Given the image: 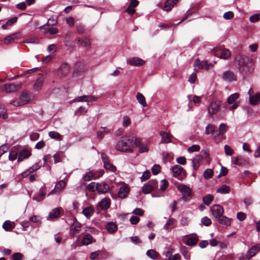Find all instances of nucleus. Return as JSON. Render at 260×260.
<instances>
[{
	"instance_id": "obj_25",
	"label": "nucleus",
	"mask_w": 260,
	"mask_h": 260,
	"mask_svg": "<svg viewBox=\"0 0 260 260\" xmlns=\"http://www.w3.org/2000/svg\"><path fill=\"white\" fill-rule=\"evenodd\" d=\"M18 87V86L14 83L10 84H5L2 86V89L7 92H14L17 89Z\"/></svg>"
},
{
	"instance_id": "obj_51",
	"label": "nucleus",
	"mask_w": 260,
	"mask_h": 260,
	"mask_svg": "<svg viewBox=\"0 0 260 260\" xmlns=\"http://www.w3.org/2000/svg\"><path fill=\"white\" fill-rule=\"evenodd\" d=\"M103 128L102 131H99L97 132V137L99 139H102L104 138L103 134L104 133H108L109 131L106 128V127H102Z\"/></svg>"
},
{
	"instance_id": "obj_31",
	"label": "nucleus",
	"mask_w": 260,
	"mask_h": 260,
	"mask_svg": "<svg viewBox=\"0 0 260 260\" xmlns=\"http://www.w3.org/2000/svg\"><path fill=\"white\" fill-rule=\"evenodd\" d=\"M218 218V222L221 224H224L227 226H230L231 224L232 219L228 218L227 217L221 215Z\"/></svg>"
},
{
	"instance_id": "obj_36",
	"label": "nucleus",
	"mask_w": 260,
	"mask_h": 260,
	"mask_svg": "<svg viewBox=\"0 0 260 260\" xmlns=\"http://www.w3.org/2000/svg\"><path fill=\"white\" fill-rule=\"evenodd\" d=\"M230 192V188L226 184L222 185L217 190V192L221 194L229 193Z\"/></svg>"
},
{
	"instance_id": "obj_14",
	"label": "nucleus",
	"mask_w": 260,
	"mask_h": 260,
	"mask_svg": "<svg viewBox=\"0 0 260 260\" xmlns=\"http://www.w3.org/2000/svg\"><path fill=\"white\" fill-rule=\"evenodd\" d=\"M110 190V187L108 184L105 182L96 183V191L99 193H105Z\"/></svg>"
},
{
	"instance_id": "obj_4",
	"label": "nucleus",
	"mask_w": 260,
	"mask_h": 260,
	"mask_svg": "<svg viewBox=\"0 0 260 260\" xmlns=\"http://www.w3.org/2000/svg\"><path fill=\"white\" fill-rule=\"evenodd\" d=\"M212 53L217 57L224 59H228L231 56L230 50L223 46H216L213 48Z\"/></svg>"
},
{
	"instance_id": "obj_20",
	"label": "nucleus",
	"mask_w": 260,
	"mask_h": 260,
	"mask_svg": "<svg viewBox=\"0 0 260 260\" xmlns=\"http://www.w3.org/2000/svg\"><path fill=\"white\" fill-rule=\"evenodd\" d=\"M69 71V66L67 63H62L58 70V74L59 76H64L68 74Z\"/></svg>"
},
{
	"instance_id": "obj_15",
	"label": "nucleus",
	"mask_w": 260,
	"mask_h": 260,
	"mask_svg": "<svg viewBox=\"0 0 260 260\" xmlns=\"http://www.w3.org/2000/svg\"><path fill=\"white\" fill-rule=\"evenodd\" d=\"M178 190L181 192L183 197H190L191 194V189L185 184H180L178 186Z\"/></svg>"
},
{
	"instance_id": "obj_24",
	"label": "nucleus",
	"mask_w": 260,
	"mask_h": 260,
	"mask_svg": "<svg viewBox=\"0 0 260 260\" xmlns=\"http://www.w3.org/2000/svg\"><path fill=\"white\" fill-rule=\"evenodd\" d=\"M64 43L65 46L68 47L67 50L70 51H72L75 48L74 42L67 36L65 37Z\"/></svg>"
},
{
	"instance_id": "obj_33",
	"label": "nucleus",
	"mask_w": 260,
	"mask_h": 260,
	"mask_svg": "<svg viewBox=\"0 0 260 260\" xmlns=\"http://www.w3.org/2000/svg\"><path fill=\"white\" fill-rule=\"evenodd\" d=\"M129 192V188L125 186L121 187L118 191V195L120 198H124Z\"/></svg>"
},
{
	"instance_id": "obj_48",
	"label": "nucleus",
	"mask_w": 260,
	"mask_h": 260,
	"mask_svg": "<svg viewBox=\"0 0 260 260\" xmlns=\"http://www.w3.org/2000/svg\"><path fill=\"white\" fill-rule=\"evenodd\" d=\"M213 176V171L212 169H208L204 173V177L205 179L211 178Z\"/></svg>"
},
{
	"instance_id": "obj_37",
	"label": "nucleus",
	"mask_w": 260,
	"mask_h": 260,
	"mask_svg": "<svg viewBox=\"0 0 260 260\" xmlns=\"http://www.w3.org/2000/svg\"><path fill=\"white\" fill-rule=\"evenodd\" d=\"M175 4V2L173 0H167L164 7V10L167 12L170 11Z\"/></svg>"
},
{
	"instance_id": "obj_52",
	"label": "nucleus",
	"mask_w": 260,
	"mask_h": 260,
	"mask_svg": "<svg viewBox=\"0 0 260 260\" xmlns=\"http://www.w3.org/2000/svg\"><path fill=\"white\" fill-rule=\"evenodd\" d=\"M169 183L167 180L163 179L160 181V190L165 191L168 187Z\"/></svg>"
},
{
	"instance_id": "obj_56",
	"label": "nucleus",
	"mask_w": 260,
	"mask_h": 260,
	"mask_svg": "<svg viewBox=\"0 0 260 260\" xmlns=\"http://www.w3.org/2000/svg\"><path fill=\"white\" fill-rule=\"evenodd\" d=\"M224 149L225 153L226 155L231 156L234 153L233 150L231 148V147L230 146H229L228 145H225L224 146Z\"/></svg>"
},
{
	"instance_id": "obj_27",
	"label": "nucleus",
	"mask_w": 260,
	"mask_h": 260,
	"mask_svg": "<svg viewBox=\"0 0 260 260\" xmlns=\"http://www.w3.org/2000/svg\"><path fill=\"white\" fill-rule=\"evenodd\" d=\"M194 66L196 67H198L199 69H205L206 70H208L210 67L209 64L207 61H200L198 59H197L195 60Z\"/></svg>"
},
{
	"instance_id": "obj_26",
	"label": "nucleus",
	"mask_w": 260,
	"mask_h": 260,
	"mask_svg": "<svg viewBox=\"0 0 260 260\" xmlns=\"http://www.w3.org/2000/svg\"><path fill=\"white\" fill-rule=\"evenodd\" d=\"M204 156L202 155H197L192 160V165L194 170H197L200 166L201 161L203 159Z\"/></svg>"
},
{
	"instance_id": "obj_5",
	"label": "nucleus",
	"mask_w": 260,
	"mask_h": 260,
	"mask_svg": "<svg viewBox=\"0 0 260 260\" xmlns=\"http://www.w3.org/2000/svg\"><path fill=\"white\" fill-rule=\"evenodd\" d=\"M104 173V170H100L99 171L93 170L86 172L82 177V179L85 181H89L96 179L101 177Z\"/></svg>"
},
{
	"instance_id": "obj_43",
	"label": "nucleus",
	"mask_w": 260,
	"mask_h": 260,
	"mask_svg": "<svg viewBox=\"0 0 260 260\" xmlns=\"http://www.w3.org/2000/svg\"><path fill=\"white\" fill-rule=\"evenodd\" d=\"M213 197L210 194L205 196L203 198L204 203L207 206H209L211 203V202L213 201Z\"/></svg>"
},
{
	"instance_id": "obj_62",
	"label": "nucleus",
	"mask_w": 260,
	"mask_h": 260,
	"mask_svg": "<svg viewBox=\"0 0 260 260\" xmlns=\"http://www.w3.org/2000/svg\"><path fill=\"white\" fill-rule=\"evenodd\" d=\"M17 20H18L17 17L15 16V17H12V18L8 19L7 21V22H6V25H7L8 26H11L12 24L15 23L17 21Z\"/></svg>"
},
{
	"instance_id": "obj_54",
	"label": "nucleus",
	"mask_w": 260,
	"mask_h": 260,
	"mask_svg": "<svg viewBox=\"0 0 260 260\" xmlns=\"http://www.w3.org/2000/svg\"><path fill=\"white\" fill-rule=\"evenodd\" d=\"M200 149V147L198 145H193L189 147L187 149V151L189 153H192L193 152L199 151Z\"/></svg>"
},
{
	"instance_id": "obj_60",
	"label": "nucleus",
	"mask_w": 260,
	"mask_h": 260,
	"mask_svg": "<svg viewBox=\"0 0 260 260\" xmlns=\"http://www.w3.org/2000/svg\"><path fill=\"white\" fill-rule=\"evenodd\" d=\"M175 219L173 218H171L167 221L166 224L164 225V228L166 230H168L169 226L172 225L174 224Z\"/></svg>"
},
{
	"instance_id": "obj_39",
	"label": "nucleus",
	"mask_w": 260,
	"mask_h": 260,
	"mask_svg": "<svg viewBox=\"0 0 260 260\" xmlns=\"http://www.w3.org/2000/svg\"><path fill=\"white\" fill-rule=\"evenodd\" d=\"M239 94L238 93H234L230 95L227 100V102L229 104H233L239 98Z\"/></svg>"
},
{
	"instance_id": "obj_46",
	"label": "nucleus",
	"mask_w": 260,
	"mask_h": 260,
	"mask_svg": "<svg viewBox=\"0 0 260 260\" xmlns=\"http://www.w3.org/2000/svg\"><path fill=\"white\" fill-rule=\"evenodd\" d=\"M60 214V211L58 208L54 209L49 213V217L51 219L57 217Z\"/></svg>"
},
{
	"instance_id": "obj_50",
	"label": "nucleus",
	"mask_w": 260,
	"mask_h": 260,
	"mask_svg": "<svg viewBox=\"0 0 260 260\" xmlns=\"http://www.w3.org/2000/svg\"><path fill=\"white\" fill-rule=\"evenodd\" d=\"M201 224L206 226H209L211 223V220L208 217L205 216L201 219Z\"/></svg>"
},
{
	"instance_id": "obj_9",
	"label": "nucleus",
	"mask_w": 260,
	"mask_h": 260,
	"mask_svg": "<svg viewBox=\"0 0 260 260\" xmlns=\"http://www.w3.org/2000/svg\"><path fill=\"white\" fill-rule=\"evenodd\" d=\"M81 229V224L78 222L76 219L74 220V221L70 226V234L71 236L73 237L76 234L79 233Z\"/></svg>"
},
{
	"instance_id": "obj_59",
	"label": "nucleus",
	"mask_w": 260,
	"mask_h": 260,
	"mask_svg": "<svg viewBox=\"0 0 260 260\" xmlns=\"http://www.w3.org/2000/svg\"><path fill=\"white\" fill-rule=\"evenodd\" d=\"M87 189L90 192H94L96 190V183L94 182L90 183L87 186Z\"/></svg>"
},
{
	"instance_id": "obj_40",
	"label": "nucleus",
	"mask_w": 260,
	"mask_h": 260,
	"mask_svg": "<svg viewBox=\"0 0 260 260\" xmlns=\"http://www.w3.org/2000/svg\"><path fill=\"white\" fill-rule=\"evenodd\" d=\"M146 255L149 258L153 259H156L158 256V254L154 249H149V250H147L146 252Z\"/></svg>"
},
{
	"instance_id": "obj_64",
	"label": "nucleus",
	"mask_w": 260,
	"mask_h": 260,
	"mask_svg": "<svg viewBox=\"0 0 260 260\" xmlns=\"http://www.w3.org/2000/svg\"><path fill=\"white\" fill-rule=\"evenodd\" d=\"M259 15L258 14H255L250 17L249 20L250 21V22L254 23L258 21L259 20Z\"/></svg>"
},
{
	"instance_id": "obj_10",
	"label": "nucleus",
	"mask_w": 260,
	"mask_h": 260,
	"mask_svg": "<svg viewBox=\"0 0 260 260\" xmlns=\"http://www.w3.org/2000/svg\"><path fill=\"white\" fill-rule=\"evenodd\" d=\"M212 215L216 218H218L223 213V208L219 205H214L211 208Z\"/></svg>"
},
{
	"instance_id": "obj_8",
	"label": "nucleus",
	"mask_w": 260,
	"mask_h": 260,
	"mask_svg": "<svg viewBox=\"0 0 260 260\" xmlns=\"http://www.w3.org/2000/svg\"><path fill=\"white\" fill-rule=\"evenodd\" d=\"M222 79L225 81L229 82L237 81V76L231 70H227L223 73Z\"/></svg>"
},
{
	"instance_id": "obj_18",
	"label": "nucleus",
	"mask_w": 260,
	"mask_h": 260,
	"mask_svg": "<svg viewBox=\"0 0 260 260\" xmlns=\"http://www.w3.org/2000/svg\"><path fill=\"white\" fill-rule=\"evenodd\" d=\"M76 40L80 44L81 46L85 47L87 50H88L91 47L90 39L87 37H84L82 39L78 38Z\"/></svg>"
},
{
	"instance_id": "obj_12",
	"label": "nucleus",
	"mask_w": 260,
	"mask_h": 260,
	"mask_svg": "<svg viewBox=\"0 0 260 260\" xmlns=\"http://www.w3.org/2000/svg\"><path fill=\"white\" fill-rule=\"evenodd\" d=\"M127 62L132 66L139 67L143 66L145 61L140 58L133 57L127 59Z\"/></svg>"
},
{
	"instance_id": "obj_57",
	"label": "nucleus",
	"mask_w": 260,
	"mask_h": 260,
	"mask_svg": "<svg viewBox=\"0 0 260 260\" xmlns=\"http://www.w3.org/2000/svg\"><path fill=\"white\" fill-rule=\"evenodd\" d=\"M139 144V152L140 153H143L148 151V148L146 145L144 144L138 143L137 144Z\"/></svg>"
},
{
	"instance_id": "obj_47",
	"label": "nucleus",
	"mask_w": 260,
	"mask_h": 260,
	"mask_svg": "<svg viewBox=\"0 0 260 260\" xmlns=\"http://www.w3.org/2000/svg\"><path fill=\"white\" fill-rule=\"evenodd\" d=\"M229 129L228 126L224 123H221L219 126V132L221 135L224 134Z\"/></svg>"
},
{
	"instance_id": "obj_44",
	"label": "nucleus",
	"mask_w": 260,
	"mask_h": 260,
	"mask_svg": "<svg viewBox=\"0 0 260 260\" xmlns=\"http://www.w3.org/2000/svg\"><path fill=\"white\" fill-rule=\"evenodd\" d=\"M18 157V153L15 150H11L9 152V159L11 161L16 160Z\"/></svg>"
},
{
	"instance_id": "obj_13",
	"label": "nucleus",
	"mask_w": 260,
	"mask_h": 260,
	"mask_svg": "<svg viewBox=\"0 0 260 260\" xmlns=\"http://www.w3.org/2000/svg\"><path fill=\"white\" fill-rule=\"evenodd\" d=\"M66 186V182L63 180H60L55 184L54 188L49 192V195H52L59 192Z\"/></svg>"
},
{
	"instance_id": "obj_23",
	"label": "nucleus",
	"mask_w": 260,
	"mask_h": 260,
	"mask_svg": "<svg viewBox=\"0 0 260 260\" xmlns=\"http://www.w3.org/2000/svg\"><path fill=\"white\" fill-rule=\"evenodd\" d=\"M46 195V191L44 188L42 187L40 190L33 197L32 200L38 202L42 201Z\"/></svg>"
},
{
	"instance_id": "obj_35",
	"label": "nucleus",
	"mask_w": 260,
	"mask_h": 260,
	"mask_svg": "<svg viewBox=\"0 0 260 260\" xmlns=\"http://www.w3.org/2000/svg\"><path fill=\"white\" fill-rule=\"evenodd\" d=\"M43 83V78L41 75H39V77L37 79L34 84V89L39 90L41 89Z\"/></svg>"
},
{
	"instance_id": "obj_17",
	"label": "nucleus",
	"mask_w": 260,
	"mask_h": 260,
	"mask_svg": "<svg viewBox=\"0 0 260 260\" xmlns=\"http://www.w3.org/2000/svg\"><path fill=\"white\" fill-rule=\"evenodd\" d=\"M31 155L30 151L26 149H22L18 154L17 161H22L24 159L28 158Z\"/></svg>"
},
{
	"instance_id": "obj_6",
	"label": "nucleus",
	"mask_w": 260,
	"mask_h": 260,
	"mask_svg": "<svg viewBox=\"0 0 260 260\" xmlns=\"http://www.w3.org/2000/svg\"><path fill=\"white\" fill-rule=\"evenodd\" d=\"M101 158L104 164V167L106 170L111 172H115L116 168L109 161L108 156L105 153H101Z\"/></svg>"
},
{
	"instance_id": "obj_30",
	"label": "nucleus",
	"mask_w": 260,
	"mask_h": 260,
	"mask_svg": "<svg viewBox=\"0 0 260 260\" xmlns=\"http://www.w3.org/2000/svg\"><path fill=\"white\" fill-rule=\"evenodd\" d=\"M94 209L92 207H87L82 210L83 214L88 219H89L94 213Z\"/></svg>"
},
{
	"instance_id": "obj_42",
	"label": "nucleus",
	"mask_w": 260,
	"mask_h": 260,
	"mask_svg": "<svg viewBox=\"0 0 260 260\" xmlns=\"http://www.w3.org/2000/svg\"><path fill=\"white\" fill-rule=\"evenodd\" d=\"M48 135L52 139H56L58 141L62 140L61 136L58 132L51 131L49 132Z\"/></svg>"
},
{
	"instance_id": "obj_2",
	"label": "nucleus",
	"mask_w": 260,
	"mask_h": 260,
	"mask_svg": "<svg viewBox=\"0 0 260 260\" xmlns=\"http://www.w3.org/2000/svg\"><path fill=\"white\" fill-rule=\"evenodd\" d=\"M235 64L238 71L243 75L251 74L254 70L251 59L247 56L238 54L235 59Z\"/></svg>"
},
{
	"instance_id": "obj_41",
	"label": "nucleus",
	"mask_w": 260,
	"mask_h": 260,
	"mask_svg": "<svg viewBox=\"0 0 260 260\" xmlns=\"http://www.w3.org/2000/svg\"><path fill=\"white\" fill-rule=\"evenodd\" d=\"M216 126L213 124H208L206 127L205 133L207 135L213 134L215 131Z\"/></svg>"
},
{
	"instance_id": "obj_28",
	"label": "nucleus",
	"mask_w": 260,
	"mask_h": 260,
	"mask_svg": "<svg viewBox=\"0 0 260 260\" xmlns=\"http://www.w3.org/2000/svg\"><path fill=\"white\" fill-rule=\"evenodd\" d=\"M249 99V103L251 105H257L260 103V93H256L255 94L250 96Z\"/></svg>"
},
{
	"instance_id": "obj_11",
	"label": "nucleus",
	"mask_w": 260,
	"mask_h": 260,
	"mask_svg": "<svg viewBox=\"0 0 260 260\" xmlns=\"http://www.w3.org/2000/svg\"><path fill=\"white\" fill-rule=\"evenodd\" d=\"M220 109V104L219 102H212L208 108V112L211 116L217 114Z\"/></svg>"
},
{
	"instance_id": "obj_19",
	"label": "nucleus",
	"mask_w": 260,
	"mask_h": 260,
	"mask_svg": "<svg viewBox=\"0 0 260 260\" xmlns=\"http://www.w3.org/2000/svg\"><path fill=\"white\" fill-rule=\"evenodd\" d=\"M159 134L161 137V143H169L171 142V139L173 138V136L170 133L161 131Z\"/></svg>"
},
{
	"instance_id": "obj_55",
	"label": "nucleus",
	"mask_w": 260,
	"mask_h": 260,
	"mask_svg": "<svg viewBox=\"0 0 260 260\" xmlns=\"http://www.w3.org/2000/svg\"><path fill=\"white\" fill-rule=\"evenodd\" d=\"M56 23V21L55 20H53V19H52V20H51V19H49V20H48V22H47L46 24H45V25H43V26H41V27H40V29H46V27H47H47H49V26H53V25H54Z\"/></svg>"
},
{
	"instance_id": "obj_49",
	"label": "nucleus",
	"mask_w": 260,
	"mask_h": 260,
	"mask_svg": "<svg viewBox=\"0 0 260 260\" xmlns=\"http://www.w3.org/2000/svg\"><path fill=\"white\" fill-rule=\"evenodd\" d=\"M151 174L149 170H146L144 171L140 177L141 181H145L148 180L150 177Z\"/></svg>"
},
{
	"instance_id": "obj_29",
	"label": "nucleus",
	"mask_w": 260,
	"mask_h": 260,
	"mask_svg": "<svg viewBox=\"0 0 260 260\" xmlns=\"http://www.w3.org/2000/svg\"><path fill=\"white\" fill-rule=\"evenodd\" d=\"M19 35V32H16L10 35L7 36L4 39V44L8 45L9 44L11 43L15 40V39H16L17 38Z\"/></svg>"
},
{
	"instance_id": "obj_1",
	"label": "nucleus",
	"mask_w": 260,
	"mask_h": 260,
	"mask_svg": "<svg viewBox=\"0 0 260 260\" xmlns=\"http://www.w3.org/2000/svg\"><path fill=\"white\" fill-rule=\"evenodd\" d=\"M139 143V139L133 135H125L121 137L116 143V150L123 152H133V148Z\"/></svg>"
},
{
	"instance_id": "obj_38",
	"label": "nucleus",
	"mask_w": 260,
	"mask_h": 260,
	"mask_svg": "<svg viewBox=\"0 0 260 260\" xmlns=\"http://www.w3.org/2000/svg\"><path fill=\"white\" fill-rule=\"evenodd\" d=\"M93 238L90 234L86 235L82 239V244L83 245H88L92 242Z\"/></svg>"
},
{
	"instance_id": "obj_16",
	"label": "nucleus",
	"mask_w": 260,
	"mask_h": 260,
	"mask_svg": "<svg viewBox=\"0 0 260 260\" xmlns=\"http://www.w3.org/2000/svg\"><path fill=\"white\" fill-rule=\"evenodd\" d=\"M260 250V244H257L256 245L252 246L250 249H249L247 252L246 257V258L249 259L253 256H254L255 254Z\"/></svg>"
},
{
	"instance_id": "obj_61",
	"label": "nucleus",
	"mask_w": 260,
	"mask_h": 260,
	"mask_svg": "<svg viewBox=\"0 0 260 260\" xmlns=\"http://www.w3.org/2000/svg\"><path fill=\"white\" fill-rule=\"evenodd\" d=\"M160 166L159 165H154L152 167V172L154 175L158 174L160 171Z\"/></svg>"
},
{
	"instance_id": "obj_22",
	"label": "nucleus",
	"mask_w": 260,
	"mask_h": 260,
	"mask_svg": "<svg viewBox=\"0 0 260 260\" xmlns=\"http://www.w3.org/2000/svg\"><path fill=\"white\" fill-rule=\"evenodd\" d=\"M110 199L109 198H104L99 203L98 205L101 209L103 210H107L110 207Z\"/></svg>"
},
{
	"instance_id": "obj_34",
	"label": "nucleus",
	"mask_w": 260,
	"mask_h": 260,
	"mask_svg": "<svg viewBox=\"0 0 260 260\" xmlns=\"http://www.w3.org/2000/svg\"><path fill=\"white\" fill-rule=\"evenodd\" d=\"M136 98L139 103L141 104L143 107L147 106L145 98L142 93L140 92L137 93L136 95Z\"/></svg>"
},
{
	"instance_id": "obj_45",
	"label": "nucleus",
	"mask_w": 260,
	"mask_h": 260,
	"mask_svg": "<svg viewBox=\"0 0 260 260\" xmlns=\"http://www.w3.org/2000/svg\"><path fill=\"white\" fill-rule=\"evenodd\" d=\"M152 190V186L149 184L148 182L145 183L142 187L143 192L145 194H148L151 192Z\"/></svg>"
},
{
	"instance_id": "obj_21",
	"label": "nucleus",
	"mask_w": 260,
	"mask_h": 260,
	"mask_svg": "<svg viewBox=\"0 0 260 260\" xmlns=\"http://www.w3.org/2000/svg\"><path fill=\"white\" fill-rule=\"evenodd\" d=\"M171 171H172L173 176L174 177L177 178L179 177V176L182 174L184 171V169L182 167L179 165H175L171 168Z\"/></svg>"
},
{
	"instance_id": "obj_53",
	"label": "nucleus",
	"mask_w": 260,
	"mask_h": 260,
	"mask_svg": "<svg viewBox=\"0 0 260 260\" xmlns=\"http://www.w3.org/2000/svg\"><path fill=\"white\" fill-rule=\"evenodd\" d=\"M23 255L20 252H15L12 255V260H22L23 258Z\"/></svg>"
},
{
	"instance_id": "obj_63",
	"label": "nucleus",
	"mask_w": 260,
	"mask_h": 260,
	"mask_svg": "<svg viewBox=\"0 0 260 260\" xmlns=\"http://www.w3.org/2000/svg\"><path fill=\"white\" fill-rule=\"evenodd\" d=\"M132 213L137 215L142 216L144 213V211L141 208H137L133 210Z\"/></svg>"
},
{
	"instance_id": "obj_3",
	"label": "nucleus",
	"mask_w": 260,
	"mask_h": 260,
	"mask_svg": "<svg viewBox=\"0 0 260 260\" xmlns=\"http://www.w3.org/2000/svg\"><path fill=\"white\" fill-rule=\"evenodd\" d=\"M34 98V95L29 92L23 91L20 96L19 100H16L11 102L14 106H20L27 104Z\"/></svg>"
},
{
	"instance_id": "obj_7",
	"label": "nucleus",
	"mask_w": 260,
	"mask_h": 260,
	"mask_svg": "<svg viewBox=\"0 0 260 260\" xmlns=\"http://www.w3.org/2000/svg\"><path fill=\"white\" fill-rule=\"evenodd\" d=\"M198 236L196 234H192L189 236H186L183 239V243L186 245L192 246L198 242Z\"/></svg>"
},
{
	"instance_id": "obj_58",
	"label": "nucleus",
	"mask_w": 260,
	"mask_h": 260,
	"mask_svg": "<svg viewBox=\"0 0 260 260\" xmlns=\"http://www.w3.org/2000/svg\"><path fill=\"white\" fill-rule=\"evenodd\" d=\"M0 117H2L3 119L7 118L6 109L4 106L1 105H0Z\"/></svg>"
},
{
	"instance_id": "obj_32",
	"label": "nucleus",
	"mask_w": 260,
	"mask_h": 260,
	"mask_svg": "<svg viewBox=\"0 0 260 260\" xmlns=\"http://www.w3.org/2000/svg\"><path fill=\"white\" fill-rule=\"evenodd\" d=\"M106 230L110 233H114L117 230V225L113 222H109L106 226Z\"/></svg>"
}]
</instances>
